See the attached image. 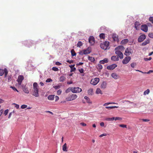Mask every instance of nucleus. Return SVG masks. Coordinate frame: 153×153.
Instances as JSON below:
<instances>
[{
    "label": "nucleus",
    "mask_w": 153,
    "mask_h": 153,
    "mask_svg": "<svg viewBox=\"0 0 153 153\" xmlns=\"http://www.w3.org/2000/svg\"><path fill=\"white\" fill-rule=\"evenodd\" d=\"M33 89L32 90L33 96L37 97L39 96V86L37 82H35L33 83Z\"/></svg>",
    "instance_id": "nucleus-1"
},
{
    "label": "nucleus",
    "mask_w": 153,
    "mask_h": 153,
    "mask_svg": "<svg viewBox=\"0 0 153 153\" xmlns=\"http://www.w3.org/2000/svg\"><path fill=\"white\" fill-rule=\"evenodd\" d=\"M66 79V78L64 76H61L59 78V81L63 82Z\"/></svg>",
    "instance_id": "nucleus-28"
},
{
    "label": "nucleus",
    "mask_w": 153,
    "mask_h": 153,
    "mask_svg": "<svg viewBox=\"0 0 153 153\" xmlns=\"http://www.w3.org/2000/svg\"><path fill=\"white\" fill-rule=\"evenodd\" d=\"M27 107V105H23L21 106V108L22 109H24L26 108Z\"/></svg>",
    "instance_id": "nucleus-46"
},
{
    "label": "nucleus",
    "mask_w": 153,
    "mask_h": 153,
    "mask_svg": "<svg viewBox=\"0 0 153 153\" xmlns=\"http://www.w3.org/2000/svg\"><path fill=\"white\" fill-rule=\"evenodd\" d=\"M71 54L72 56H76V53L75 52L74 49H72L71 51Z\"/></svg>",
    "instance_id": "nucleus-30"
},
{
    "label": "nucleus",
    "mask_w": 153,
    "mask_h": 153,
    "mask_svg": "<svg viewBox=\"0 0 153 153\" xmlns=\"http://www.w3.org/2000/svg\"><path fill=\"white\" fill-rule=\"evenodd\" d=\"M88 59L92 62H94L95 61L94 58L92 56H88Z\"/></svg>",
    "instance_id": "nucleus-29"
},
{
    "label": "nucleus",
    "mask_w": 153,
    "mask_h": 153,
    "mask_svg": "<svg viewBox=\"0 0 153 153\" xmlns=\"http://www.w3.org/2000/svg\"><path fill=\"white\" fill-rule=\"evenodd\" d=\"M115 53L116 54H117L118 56L117 57H119V58H120V59H122L123 58V54L122 53L121 51H118L117 50H115Z\"/></svg>",
    "instance_id": "nucleus-8"
},
{
    "label": "nucleus",
    "mask_w": 153,
    "mask_h": 153,
    "mask_svg": "<svg viewBox=\"0 0 153 153\" xmlns=\"http://www.w3.org/2000/svg\"><path fill=\"white\" fill-rule=\"evenodd\" d=\"M60 85H56L53 86V88H54L56 90L59 88H60Z\"/></svg>",
    "instance_id": "nucleus-47"
},
{
    "label": "nucleus",
    "mask_w": 153,
    "mask_h": 153,
    "mask_svg": "<svg viewBox=\"0 0 153 153\" xmlns=\"http://www.w3.org/2000/svg\"><path fill=\"white\" fill-rule=\"evenodd\" d=\"M111 104H116L115 102H107L104 104L103 106H106Z\"/></svg>",
    "instance_id": "nucleus-39"
},
{
    "label": "nucleus",
    "mask_w": 153,
    "mask_h": 153,
    "mask_svg": "<svg viewBox=\"0 0 153 153\" xmlns=\"http://www.w3.org/2000/svg\"><path fill=\"white\" fill-rule=\"evenodd\" d=\"M124 49V48L123 46L122 45L119 46L118 47H116L115 50L118 51H122Z\"/></svg>",
    "instance_id": "nucleus-17"
},
{
    "label": "nucleus",
    "mask_w": 153,
    "mask_h": 153,
    "mask_svg": "<svg viewBox=\"0 0 153 153\" xmlns=\"http://www.w3.org/2000/svg\"><path fill=\"white\" fill-rule=\"evenodd\" d=\"M62 150L64 151L67 152L68 150L67 149V144L65 143L62 146Z\"/></svg>",
    "instance_id": "nucleus-24"
},
{
    "label": "nucleus",
    "mask_w": 153,
    "mask_h": 153,
    "mask_svg": "<svg viewBox=\"0 0 153 153\" xmlns=\"http://www.w3.org/2000/svg\"><path fill=\"white\" fill-rule=\"evenodd\" d=\"M109 42L107 41H105L100 44V47L102 49L106 50L109 48Z\"/></svg>",
    "instance_id": "nucleus-2"
},
{
    "label": "nucleus",
    "mask_w": 153,
    "mask_h": 153,
    "mask_svg": "<svg viewBox=\"0 0 153 153\" xmlns=\"http://www.w3.org/2000/svg\"><path fill=\"white\" fill-rule=\"evenodd\" d=\"M83 50L85 55L89 54L91 52V48L90 47H88L86 49Z\"/></svg>",
    "instance_id": "nucleus-14"
},
{
    "label": "nucleus",
    "mask_w": 153,
    "mask_h": 153,
    "mask_svg": "<svg viewBox=\"0 0 153 153\" xmlns=\"http://www.w3.org/2000/svg\"><path fill=\"white\" fill-rule=\"evenodd\" d=\"M71 88V87L67 89L65 91L66 93H68L71 91V89H70Z\"/></svg>",
    "instance_id": "nucleus-54"
},
{
    "label": "nucleus",
    "mask_w": 153,
    "mask_h": 153,
    "mask_svg": "<svg viewBox=\"0 0 153 153\" xmlns=\"http://www.w3.org/2000/svg\"><path fill=\"white\" fill-rule=\"evenodd\" d=\"M89 42L91 45H93L95 43L94 39L93 36H90L89 39Z\"/></svg>",
    "instance_id": "nucleus-15"
},
{
    "label": "nucleus",
    "mask_w": 153,
    "mask_h": 153,
    "mask_svg": "<svg viewBox=\"0 0 153 153\" xmlns=\"http://www.w3.org/2000/svg\"><path fill=\"white\" fill-rule=\"evenodd\" d=\"M107 86V83L105 82H103L101 84L100 86V88L103 89H105Z\"/></svg>",
    "instance_id": "nucleus-18"
},
{
    "label": "nucleus",
    "mask_w": 153,
    "mask_h": 153,
    "mask_svg": "<svg viewBox=\"0 0 153 153\" xmlns=\"http://www.w3.org/2000/svg\"><path fill=\"white\" fill-rule=\"evenodd\" d=\"M118 106H106L105 107V108L107 109H113L115 108H118Z\"/></svg>",
    "instance_id": "nucleus-31"
},
{
    "label": "nucleus",
    "mask_w": 153,
    "mask_h": 153,
    "mask_svg": "<svg viewBox=\"0 0 153 153\" xmlns=\"http://www.w3.org/2000/svg\"><path fill=\"white\" fill-rule=\"evenodd\" d=\"M82 45V42L81 41L78 42V43L77 44V47H80Z\"/></svg>",
    "instance_id": "nucleus-36"
},
{
    "label": "nucleus",
    "mask_w": 153,
    "mask_h": 153,
    "mask_svg": "<svg viewBox=\"0 0 153 153\" xmlns=\"http://www.w3.org/2000/svg\"><path fill=\"white\" fill-rule=\"evenodd\" d=\"M79 55H82L83 54H84V50L80 51L79 52Z\"/></svg>",
    "instance_id": "nucleus-43"
},
{
    "label": "nucleus",
    "mask_w": 153,
    "mask_h": 153,
    "mask_svg": "<svg viewBox=\"0 0 153 153\" xmlns=\"http://www.w3.org/2000/svg\"><path fill=\"white\" fill-rule=\"evenodd\" d=\"M10 88H12L13 89V90L14 91H16L18 92H19L15 88V87L11 86L10 87Z\"/></svg>",
    "instance_id": "nucleus-38"
},
{
    "label": "nucleus",
    "mask_w": 153,
    "mask_h": 153,
    "mask_svg": "<svg viewBox=\"0 0 153 153\" xmlns=\"http://www.w3.org/2000/svg\"><path fill=\"white\" fill-rule=\"evenodd\" d=\"M24 79V77L23 75H19L18 76V79L17 80L18 84L21 85L22 81Z\"/></svg>",
    "instance_id": "nucleus-9"
},
{
    "label": "nucleus",
    "mask_w": 153,
    "mask_h": 153,
    "mask_svg": "<svg viewBox=\"0 0 153 153\" xmlns=\"http://www.w3.org/2000/svg\"><path fill=\"white\" fill-rule=\"evenodd\" d=\"M8 112V109H6L4 111V114L5 115H6L7 114Z\"/></svg>",
    "instance_id": "nucleus-51"
},
{
    "label": "nucleus",
    "mask_w": 153,
    "mask_h": 153,
    "mask_svg": "<svg viewBox=\"0 0 153 153\" xmlns=\"http://www.w3.org/2000/svg\"><path fill=\"white\" fill-rule=\"evenodd\" d=\"M150 92V90L149 89H147V90L145 91L143 93L144 95H146V94H148Z\"/></svg>",
    "instance_id": "nucleus-34"
},
{
    "label": "nucleus",
    "mask_w": 153,
    "mask_h": 153,
    "mask_svg": "<svg viewBox=\"0 0 153 153\" xmlns=\"http://www.w3.org/2000/svg\"><path fill=\"white\" fill-rule=\"evenodd\" d=\"M98 67L100 69H101L102 68V65H101L100 64H98Z\"/></svg>",
    "instance_id": "nucleus-52"
},
{
    "label": "nucleus",
    "mask_w": 153,
    "mask_h": 153,
    "mask_svg": "<svg viewBox=\"0 0 153 153\" xmlns=\"http://www.w3.org/2000/svg\"><path fill=\"white\" fill-rule=\"evenodd\" d=\"M112 38L114 41L118 42L119 40L118 36L115 34H113L112 35Z\"/></svg>",
    "instance_id": "nucleus-16"
},
{
    "label": "nucleus",
    "mask_w": 153,
    "mask_h": 153,
    "mask_svg": "<svg viewBox=\"0 0 153 153\" xmlns=\"http://www.w3.org/2000/svg\"><path fill=\"white\" fill-rule=\"evenodd\" d=\"M108 62V59L107 58L104 59L103 60H100V63L101 64H104L105 63H107Z\"/></svg>",
    "instance_id": "nucleus-20"
},
{
    "label": "nucleus",
    "mask_w": 153,
    "mask_h": 153,
    "mask_svg": "<svg viewBox=\"0 0 153 153\" xmlns=\"http://www.w3.org/2000/svg\"><path fill=\"white\" fill-rule=\"evenodd\" d=\"M146 38V36L144 34L140 35L138 39V41L140 42H143Z\"/></svg>",
    "instance_id": "nucleus-11"
},
{
    "label": "nucleus",
    "mask_w": 153,
    "mask_h": 153,
    "mask_svg": "<svg viewBox=\"0 0 153 153\" xmlns=\"http://www.w3.org/2000/svg\"><path fill=\"white\" fill-rule=\"evenodd\" d=\"M55 101H58L59 99V97L58 96H55Z\"/></svg>",
    "instance_id": "nucleus-56"
},
{
    "label": "nucleus",
    "mask_w": 153,
    "mask_h": 153,
    "mask_svg": "<svg viewBox=\"0 0 153 153\" xmlns=\"http://www.w3.org/2000/svg\"><path fill=\"white\" fill-rule=\"evenodd\" d=\"M79 72L81 73H82L83 72L84 70L83 68H81L80 69H79Z\"/></svg>",
    "instance_id": "nucleus-57"
},
{
    "label": "nucleus",
    "mask_w": 153,
    "mask_h": 153,
    "mask_svg": "<svg viewBox=\"0 0 153 153\" xmlns=\"http://www.w3.org/2000/svg\"><path fill=\"white\" fill-rule=\"evenodd\" d=\"M13 104L14 105H15V107L16 108V109H18L19 108V105H17V104H16L15 103H14Z\"/></svg>",
    "instance_id": "nucleus-59"
},
{
    "label": "nucleus",
    "mask_w": 153,
    "mask_h": 153,
    "mask_svg": "<svg viewBox=\"0 0 153 153\" xmlns=\"http://www.w3.org/2000/svg\"><path fill=\"white\" fill-rule=\"evenodd\" d=\"M152 59V58L151 57H149V58H144V60L145 61H147L148 60H150L151 59Z\"/></svg>",
    "instance_id": "nucleus-49"
},
{
    "label": "nucleus",
    "mask_w": 153,
    "mask_h": 153,
    "mask_svg": "<svg viewBox=\"0 0 153 153\" xmlns=\"http://www.w3.org/2000/svg\"><path fill=\"white\" fill-rule=\"evenodd\" d=\"M135 27L137 30L139 28V26L140 25V23L138 22H136L134 24Z\"/></svg>",
    "instance_id": "nucleus-21"
},
{
    "label": "nucleus",
    "mask_w": 153,
    "mask_h": 153,
    "mask_svg": "<svg viewBox=\"0 0 153 153\" xmlns=\"http://www.w3.org/2000/svg\"><path fill=\"white\" fill-rule=\"evenodd\" d=\"M112 77L115 79H117V75L115 73H114L112 74H111Z\"/></svg>",
    "instance_id": "nucleus-27"
},
{
    "label": "nucleus",
    "mask_w": 153,
    "mask_h": 153,
    "mask_svg": "<svg viewBox=\"0 0 153 153\" xmlns=\"http://www.w3.org/2000/svg\"><path fill=\"white\" fill-rule=\"evenodd\" d=\"M84 98L86 100L87 102L88 103H91V102H90V100L89 98L88 97H87L86 96H85L84 97Z\"/></svg>",
    "instance_id": "nucleus-35"
},
{
    "label": "nucleus",
    "mask_w": 153,
    "mask_h": 153,
    "mask_svg": "<svg viewBox=\"0 0 153 153\" xmlns=\"http://www.w3.org/2000/svg\"><path fill=\"white\" fill-rule=\"evenodd\" d=\"M96 93L97 94H102V91L99 88H97L96 91Z\"/></svg>",
    "instance_id": "nucleus-26"
},
{
    "label": "nucleus",
    "mask_w": 153,
    "mask_h": 153,
    "mask_svg": "<svg viewBox=\"0 0 153 153\" xmlns=\"http://www.w3.org/2000/svg\"><path fill=\"white\" fill-rule=\"evenodd\" d=\"M77 97V96L75 94H72L68 97L66 98V100L67 101H71L76 99Z\"/></svg>",
    "instance_id": "nucleus-5"
},
{
    "label": "nucleus",
    "mask_w": 153,
    "mask_h": 153,
    "mask_svg": "<svg viewBox=\"0 0 153 153\" xmlns=\"http://www.w3.org/2000/svg\"><path fill=\"white\" fill-rule=\"evenodd\" d=\"M100 79L99 78L96 77L92 79L91 81V83L94 85H96L99 82Z\"/></svg>",
    "instance_id": "nucleus-6"
},
{
    "label": "nucleus",
    "mask_w": 153,
    "mask_h": 153,
    "mask_svg": "<svg viewBox=\"0 0 153 153\" xmlns=\"http://www.w3.org/2000/svg\"><path fill=\"white\" fill-rule=\"evenodd\" d=\"M133 51L132 49L130 48H126L124 54L126 56H128L132 54Z\"/></svg>",
    "instance_id": "nucleus-4"
},
{
    "label": "nucleus",
    "mask_w": 153,
    "mask_h": 153,
    "mask_svg": "<svg viewBox=\"0 0 153 153\" xmlns=\"http://www.w3.org/2000/svg\"><path fill=\"white\" fill-rule=\"evenodd\" d=\"M24 91L26 94H28L29 93V91L27 88H25L24 90Z\"/></svg>",
    "instance_id": "nucleus-40"
},
{
    "label": "nucleus",
    "mask_w": 153,
    "mask_h": 153,
    "mask_svg": "<svg viewBox=\"0 0 153 153\" xmlns=\"http://www.w3.org/2000/svg\"><path fill=\"white\" fill-rule=\"evenodd\" d=\"M55 64L56 65H61V64L58 62H56L55 63Z\"/></svg>",
    "instance_id": "nucleus-61"
},
{
    "label": "nucleus",
    "mask_w": 153,
    "mask_h": 153,
    "mask_svg": "<svg viewBox=\"0 0 153 153\" xmlns=\"http://www.w3.org/2000/svg\"><path fill=\"white\" fill-rule=\"evenodd\" d=\"M149 21L153 24V17H150L149 19Z\"/></svg>",
    "instance_id": "nucleus-50"
},
{
    "label": "nucleus",
    "mask_w": 153,
    "mask_h": 153,
    "mask_svg": "<svg viewBox=\"0 0 153 153\" xmlns=\"http://www.w3.org/2000/svg\"><path fill=\"white\" fill-rule=\"evenodd\" d=\"M148 36L149 37L153 38V33H149Z\"/></svg>",
    "instance_id": "nucleus-44"
},
{
    "label": "nucleus",
    "mask_w": 153,
    "mask_h": 153,
    "mask_svg": "<svg viewBox=\"0 0 153 153\" xmlns=\"http://www.w3.org/2000/svg\"><path fill=\"white\" fill-rule=\"evenodd\" d=\"M70 89L71 90V91L73 93H79L82 91V89L79 87H71Z\"/></svg>",
    "instance_id": "nucleus-3"
},
{
    "label": "nucleus",
    "mask_w": 153,
    "mask_h": 153,
    "mask_svg": "<svg viewBox=\"0 0 153 153\" xmlns=\"http://www.w3.org/2000/svg\"><path fill=\"white\" fill-rule=\"evenodd\" d=\"M8 73V71L6 68L4 70L0 69V76H2L4 74V77L7 76Z\"/></svg>",
    "instance_id": "nucleus-7"
},
{
    "label": "nucleus",
    "mask_w": 153,
    "mask_h": 153,
    "mask_svg": "<svg viewBox=\"0 0 153 153\" xmlns=\"http://www.w3.org/2000/svg\"><path fill=\"white\" fill-rule=\"evenodd\" d=\"M119 126L122 128H126L127 127L126 125L125 124H120L119 125Z\"/></svg>",
    "instance_id": "nucleus-45"
},
{
    "label": "nucleus",
    "mask_w": 153,
    "mask_h": 153,
    "mask_svg": "<svg viewBox=\"0 0 153 153\" xmlns=\"http://www.w3.org/2000/svg\"><path fill=\"white\" fill-rule=\"evenodd\" d=\"M52 81H53L50 78H48L46 80V82H52Z\"/></svg>",
    "instance_id": "nucleus-41"
},
{
    "label": "nucleus",
    "mask_w": 153,
    "mask_h": 153,
    "mask_svg": "<svg viewBox=\"0 0 153 153\" xmlns=\"http://www.w3.org/2000/svg\"><path fill=\"white\" fill-rule=\"evenodd\" d=\"M114 119L115 120H121L122 119L121 118L119 117H116L115 118H114Z\"/></svg>",
    "instance_id": "nucleus-62"
},
{
    "label": "nucleus",
    "mask_w": 153,
    "mask_h": 153,
    "mask_svg": "<svg viewBox=\"0 0 153 153\" xmlns=\"http://www.w3.org/2000/svg\"><path fill=\"white\" fill-rule=\"evenodd\" d=\"M117 65L116 64H113L112 65H108L107 66V68L109 70H112L117 67Z\"/></svg>",
    "instance_id": "nucleus-13"
},
{
    "label": "nucleus",
    "mask_w": 153,
    "mask_h": 153,
    "mask_svg": "<svg viewBox=\"0 0 153 153\" xmlns=\"http://www.w3.org/2000/svg\"><path fill=\"white\" fill-rule=\"evenodd\" d=\"M131 58L130 56L126 57L123 60L122 63L123 64L128 63L131 60Z\"/></svg>",
    "instance_id": "nucleus-10"
},
{
    "label": "nucleus",
    "mask_w": 153,
    "mask_h": 153,
    "mask_svg": "<svg viewBox=\"0 0 153 153\" xmlns=\"http://www.w3.org/2000/svg\"><path fill=\"white\" fill-rule=\"evenodd\" d=\"M67 62L69 63L70 64H71L73 63L74 61L73 60H67Z\"/></svg>",
    "instance_id": "nucleus-53"
},
{
    "label": "nucleus",
    "mask_w": 153,
    "mask_h": 153,
    "mask_svg": "<svg viewBox=\"0 0 153 153\" xmlns=\"http://www.w3.org/2000/svg\"><path fill=\"white\" fill-rule=\"evenodd\" d=\"M141 120L144 122H148L150 121V120L148 119H142Z\"/></svg>",
    "instance_id": "nucleus-58"
},
{
    "label": "nucleus",
    "mask_w": 153,
    "mask_h": 153,
    "mask_svg": "<svg viewBox=\"0 0 153 153\" xmlns=\"http://www.w3.org/2000/svg\"><path fill=\"white\" fill-rule=\"evenodd\" d=\"M114 120V117H113L112 118H106V120H107V121H109L113 120Z\"/></svg>",
    "instance_id": "nucleus-37"
},
{
    "label": "nucleus",
    "mask_w": 153,
    "mask_h": 153,
    "mask_svg": "<svg viewBox=\"0 0 153 153\" xmlns=\"http://www.w3.org/2000/svg\"><path fill=\"white\" fill-rule=\"evenodd\" d=\"M52 70L54 71H59V69L57 68L56 67H53L52 68Z\"/></svg>",
    "instance_id": "nucleus-42"
},
{
    "label": "nucleus",
    "mask_w": 153,
    "mask_h": 153,
    "mask_svg": "<svg viewBox=\"0 0 153 153\" xmlns=\"http://www.w3.org/2000/svg\"><path fill=\"white\" fill-rule=\"evenodd\" d=\"M100 126H104V123L103 122H101L100 123Z\"/></svg>",
    "instance_id": "nucleus-64"
},
{
    "label": "nucleus",
    "mask_w": 153,
    "mask_h": 153,
    "mask_svg": "<svg viewBox=\"0 0 153 153\" xmlns=\"http://www.w3.org/2000/svg\"><path fill=\"white\" fill-rule=\"evenodd\" d=\"M150 42V41L149 39L146 40V41L143 42L142 44V46H145L149 44Z\"/></svg>",
    "instance_id": "nucleus-25"
},
{
    "label": "nucleus",
    "mask_w": 153,
    "mask_h": 153,
    "mask_svg": "<svg viewBox=\"0 0 153 153\" xmlns=\"http://www.w3.org/2000/svg\"><path fill=\"white\" fill-rule=\"evenodd\" d=\"M62 92V91L60 89H59L57 91V94L58 95H59L61 94Z\"/></svg>",
    "instance_id": "nucleus-48"
},
{
    "label": "nucleus",
    "mask_w": 153,
    "mask_h": 153,
    "mask_svg": "<svg viewBox=\"0 0 153 153\" xmlns=\"http://www.w3.org/2000/svg\"><path fill=\"white\" fill-rule=\"evenodd\" d=\"M100 37L101 39H104L105 38V34L101 33L100 35Z\"/></svg>",
    "instance_id": "nucleus-32"
},
{
    "label": "nucleus",
    "mask_w": 153,
    "mask_h": 153,
    "mask_svg": "<svg viewBox=\"0 0 153 153\" xmlns=\"http://www.w3.org/2000/svg\"><path fill=\"white\" fill-rule=\"evenodd\" d=\"M111 60L114 61H118L119 60V57L117 56H113L111 57Z\"/></svg>",
    "instance_id": "nucleus-19"
},
{
    "label": "nucleus",
    "mask_w": 153,
    "mask_h": 153,
    "mask_svg": "<svg viewBox=\"0 0 153 153\" xmlns=\"http://www.w3.org/2000/svg\"><path fill=\"white\" fill-rule=\"evenodd\" d=\"M128 40L127 39H125L123 40L121 42V44L122 45H124L126 44L128 42Z\"/></svg>",
    "instance_id": "nucleus-22"
},
{
    "label": "nucleus",
    "mask_w": 153,
    "mask_h": 153,
    "mask_svg": "<svg viewBox=\"0 0 153 153\" xmlns=\"http://www.w3.org/2000/svg\"><path fill=\"white\" fill-rule=\"evenodd\" d=\"M93 92V90L92 89H89L88 91V94L89 95H92Z\"/></svg>",
    "instance_id": "nucleus-33"
},
{
    "label": "nucleus",
    "mask_w": 153,
    "mask_h": 153,
    "mask_svg": "<svg viewBox=\"0 0 153 153\" xmlns=\"http://www.w3.org/2000/svg\"><path fill=\"white\" fill-rule=\"evenodd\" d=\"M107 135V134H103L101 135H100L99 137H102L103 136H106Z\"/></svg>",
    "instance_id": "nucleus-60"
},
{
    "label": "nucleus",
    "mask_w": 153,
    "mask_h": 153,
    "mask_svg": "<svg viewBox=\"0 0 153 153\" xmlns=\"http://www.w3.org/2000/svg\"><path fill=\"white\" fill-rule=\"evenodd\" d=\"M131 67L134 68L136 65V64L134 63H133L131 64Z\"/></svg>",
    "instance_id": "nucleus-55"
},
{
    "label": "nucleus",
    "mask_w": 153,
    "mask_h": 153,
    "mask_svg": "<svg viewBox=\"0 0 153 153\" xmlns=\"http://www.w3.org/2000/svg\"><path fill=\"white\" fill-rule=\"evenodd\" d=\"M141 29L143 31L146 32L148 30V26L146 25H142L140 27Z\"/></svg>",
    "instance_id": "nucleus-12"
},
{
    "label": "nucleus",
    "mask_w": 153,
    "mask_h": 153,
    "mask_svg": "<svg viewBox=\"0 0 153 153\" xmlns=\"http://www.w3.org/2000/svg\"><path fill=\"white\" fill-rule=\"evenodd\" d=\"M55 95H49L48 97V100H54Z\"/></svg>",
    "instance_id": "nucleus-23"
},
{
    "label": "nucleus",
    "mask_w": 153,
    "mask_h": 153,
    "mask_svg": "<svg viewBox=\"0 0 153 153\" xmlns=\"http://www.w3.org/2000/svg\"><path fill=\"white\" fill-rule=\"evenodd\" d=\"M76 70V68H74V67L73 68H72V69H71V72L74 71H75Z\"/></svg>",
    "instance_id": "nucleus-63"
}]
</instances>
